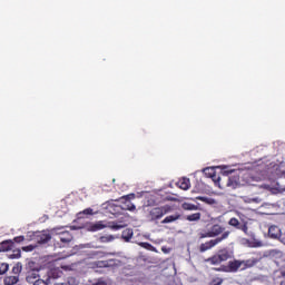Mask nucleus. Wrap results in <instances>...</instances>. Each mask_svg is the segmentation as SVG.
<instances>
[{
  "label": "nucleus",
  "mask_w": 285,
  "mask_h": 285,
  "mask_svg": "<svg viewBox=\"0 0 285 285\" xmlns=\"http://www.w3.org/2000/svg\"><path fill=\"white\" fill-rule=\"evenodd\" d=\"M233 257V252L227 248H223L218 250L217 254L205 259V264H209V266H218L213 267L212 271L216 273H239V271H248V268H253V266H257L259 259L249 258V259H234L229 261ZM223 262H228L227 265H222Z\"/></svg>",
  "instance_id": "f257e3e1"
},
{
  "label": "nucleus",
  "mask_w": 285,
  "mask_h": 285,
  "mask_svg": "<svg viewBox=\"0 0 285 285\" xmlns=\"http://www.w3.org/2000/svg\"><path fill=\"white\" fill-rule=\"evenodd\" d=\"M199 239L213 238L207 240L206 243H202L198 247L199 253H206V250H210L217 246V244H222V242L228 239L230 237V230H226V227L215 224L209 229H203L198 234Z\"/></svg>",
  "instance_id": "f03ea898"
},
{
  "label": "nucleus",
  "mask_w": 285,
  "mask_h": 285,
  "mask_svg": "<svg viewBox=\"0 0 285 285\" xmlns=\"http://www.w3.org/2000/svg\"><path fill=\"white\" fill-rule=\"evenodd\" d=\"M205 175H208L217 184V186L222 189L224 188H235L237 186V179L235 177H230L235 170L233 169H223L220 176L215 175V169L213 168H205Z\"/></svg>",
  "instance_id": "7ed1b4c3"
},
{
  "label": "nucleus",
  "mask_w": 285,
  "mask_h": 285,
  "mask_svg": "<svg viewBox=\"0 0 285 285\" xmlns=\"http://www.w3.org/2000/svg\"><path fill=\"white\" fill-rule=\"evenodd\" d=\"M173 213V207L170 205L156 206L147 209L148 222H159L165 215Z\"/></svg>",
  "instance_id": "20e7f679"
},
{
  "label": "nucleus",
  "mask_w": 285,
  "mask_h": 285,
  "mask_svg": "<svg viewBox=\"0 0 285 285\" xmlns=\"http://www.w3.org/2000/svg\"><path fill=\"white\" fill-rule=\"evenodd\" d=\"M125 265L124 261L119 258H109L105 261H96L92 263L94 268H111V271H117Z\"/></svg>",
  "instance_id": "39448f33"
},
{
  "label": "nucleus",
  "mask_w": 285,
  "mask_h": 285,
  "mask_svg": "<svg viewBox=\"0 0 285 285\" xmlns=\"http://www.w3.org/2000/svg\"><path fill=\"white\" fill-rule=\"evenodd\" d=\"M31 239L36 242V244H48V242L52 239V236L48 232H35Z\"/></svg>",
  "instance_id": "423d86ee"
},
{
  "label": "nucleus",
  "mask_w": 285,
  "mask_h": 285,
  "mask_svg": "<svg viewBox=\"0 0 285 285\" xmlns=\"http://www.w3.org/2000/svg\"><path fill=\"white\" fill-rule=\"evenodd\" d=\"M228 225L233 226L237 230H242L245 235H248V223L245 222L244 224L239 223V219L233 217L228 220Z\"/></svg>",
  "instance_id": "0eeeda50"
},
{
  "label": "nucleus",
  "mask_w": 285,
  "mask_h": 285,
  "mask_svg": "<svg viewBox=\"0 0 285 285\" xmlns=\"http://www.w3.org/2000/svg\"><path fill=\"white\" fill-rule=\"evenodd\" d=\"M39 277H41L39 275V271L31 269V271L27 272L26 282H28V284L35 285Z\"/></svg>",
  "instance_id": "6e6552de"
},
{
  "label": "nucleus",
  "mask_w": 285,
  "mask_h": 285,
  "mask_svg": "<svg viewBox=\"0 0 285 285\" xmlns=\"http://www.w3.org/2000/svg\"><path fill=\"white\" fill-rule=\"evenodd\" d=\"M63 275V272L59 268H51L48 273H47V279L50 283V279H59V277H61Z\"/></svg>",
  "instance_id": "1a4fd4ad"
},
{
  "label": "nucleus",
  "mask_w": 285,
  "mask_h": 285,
  "mask_svg": "<svg viewBox=\"0 0 285 285\" xmlns=\"http://www.w3.org/2000/svg\"><path fill=\"white\" fill-rule=\"evenodd\" d=\"M14 248V242L12 239L3 240L0 244V252L8 253V250H12Z\"/></svg>",
  "instance_id": "9d476101"
},
{
  "label": "nucleus",
  "mask_w": 285,
  "mask_h": 285,
  "mask_svg": "<svg viewBox=\"0 0 285 285\" xmlns=\"http://www.w3.org/2000/svg\"><path fill=\"white\" fill-rule=\"evenodd\" d=\"M255 188H257L258 190H275L276 188H282L279 187V183L276 184V187L274 185H269V184H258V185H254Z\"/></svg>",
  "instance_id": "9b49d317"
},
{
  "label": "nucleus",
  "mask_w": 285,
  "mask_h": 285,
  "mask_svg": "<svg viewBox=\"0 0 285 285\" xmlns=\"http://www.w3.org/2000/svg\"><path fill=\"white\" fill-rule=\"evenodd\" d=\"M59 239L62 244H70L72 242V234L70 232H62L59 234Z\"/></svg>",
  "instance_id": "f8f14e48"
},
{
  "label": "nucleus",
  "mask_w": 285,
  "mask_h": 285,
  "mask_svg": "<svg viewBox=\"0 0 285 285\" xmlns=\"http://www.w3.org/2000/svg\"><path fill=\"white\" fill-rule=\"evenodd\" d=\"M177 186L181 189V190H188L190 188V179L189 178H181L178 183Z\"/></svg>",
  "instance_id": "ddd939ff"
},
{
  "label": "nucleus",
  "mask_w": 285,
  "mask_h": 285,
  "mask_svg": "<svg viewBox=\"0 0 285 285\" xmlns=\"http://www.w3.org/2000/svg\"><path fill=\"white\" fill-rule=\"evenodd\" d=\"M181 215L175 214L170 216H166L163 220L161 224H173V222H177V219H180Z\"/></svg>",
  "instance_id": "4468645a"
},
{
  "label": "nucleus",
  "mask_w": 285,
  "mask_h": 285,
  "mask_svg": "<svg viewBox=\"0 0 285 285\" xmlns=\"http://www.w3.org/2000/svg\"><path fill=\"white\" fill-rule=\"evenodd\" d=\"M19 283V275L16 276H7L4 278V284L6 285H14Z\"/></svg>",
  "instance_id": "2eb2a0df"
},
{
  "label": "nucleus",
  "mask_w": 285,
  "mask_h": 285,
  "mask_svg": "<svg viewBox=\"0 0 285 285\" xmlns=\"http://www.w3.org/2000/svg\"><path fill=\"white\" fill-rule=\"evenodd\" d=\"M104 228H106V225L101 224V222L95 223V224L90 225V227H89V229L92 233H97V230H104Z\"/></svg>",
  "instance_id": "dca6fc26"
},
{
  "label": "nucleus",
  "mask_w": 285,
  "mask_h": 285,
  "mask_svg": "<svg viewBox=\"0 0 285 285\" xmlns=\"http://www.w3.org/2000/svg\"><path fill=\"white\" fill-rule=\"evenodd\" d=\"M187 222H199L202 219V213L190 214L186 217Z\"/></svg>",
  "instance_id": "f3484780"
},
{
  "label": "nucleus",
  "mask_w": 285,
  "mask_h": 285,
  "mask_svg": "<svg viewBox=\"0 0 285 285\" xmlns=\"http://www.w3.org/2000/svg\"><path fill=\"white\" fill-rule=\"evenodd\" d=\"M181 208L183 210H197L199 207L190 203H183Z\"/></svg>",
  "instance_id": "a211bd4d"
},
{
  "label": "nucleus",
  "mask_w": 285,
  "mask_h": 285,
  "mask_svg": "<svg viewBox=\"0 0 285 285\" xmlns=\"http://www.w3.org/2000/svg\"><path fill=\"white\" fill-rule=\"evenodd\" d=\"M99 242H101V244H108L110 242H115V236L112 235L100 236Z\"/></svg>",
  "instance_id": "6ab92c4d"
},
{
  "label": "nucleus",
  "mask_w": 285,
  "mask_h": 285,
  "mask_svg": "<svg viewBox=\"0 0 285 285\" xmlns=\"http://www.w3.org/2000/svg\"><path fill=\"white\" fill-rule=\"evenodd\" d=\"M122 239H125V242H130V239H132V229H125L122 232Z\"/></svg>",
  "instance_id": "aec40b11"
},
{
  "label": "nucleus",
  "mask_w": 285,
  "mask_h": 285,
  "mask_svg": "<svg viewBox=\"0 0 285 285\" xmlns=\"http://www.w3.org/2000/svg\"><path fill=\"white\" fill-rule=\"evenodd\" d=\"M9 257L10 259H19L21 257V249H13Z\"/></svg>",
  "instance_id": "412c9836"
},
{
  "label": "nucleus",
  "mask_w": 285,
  "mask_h": 285,
  "mask_svg": "<svg viewBox=\"0 0 285 285\" xmlns=\"http://www.w3.org/2000/svg\"><path fill=\"white\" fill-rule=\"evenodd\" d=\"M8 268H10L8 263L0 264V275H6V273H8Z\"/></svg>",
  "instance_id": "4be33fe9"
},
{
  "label": "nucleus",
  "mask_w": 285,
  "mask_h": 285,
  "mask_svg": "<svg viewBox=\"0 0 285 285\" xmlns=\"http://www.w3.org/2000/svg\"><path fill=\"white\" fill-rule=\"evenodd\" d=\"M139 246H141V248H146V250H155V246L150 243H139Z\"/></svg>",
  "instance_id": "5701e85b"
},
{
  "label": "nucleus",
  "mask_w": 285,
  "mask_h": 285,
  "mask_svg": "<svg viewBox=\"0 0 285 285\" xmlns=\"http://www.w3.org/2000/svg\"><path fill=\"white\" fill-rule=\"evenodd\" d=\"M11 242L14 244H21V242H26V236H16Z\"/></svg>",
  "instance_id": "b1692460"
},
{
  "label": "nucleus",
  "mask_w": 285,
  "mask_h": 285,
  "mask_svg": "<svg viewBox=\"0 0 285 285\" xmlns=\"http://www.w3.org/2000/svg\"><path fill=\"white\" fill-rule=\"evenodd\" d=\"M35 248H37V245H28V246H23L22 250L24 253H32V250H35Z\"/></svg>",
  "instance_id": "393cba45"
},
{
  "label": "nucleus",
  "mask_w": 285,
  "mask_h": 285,
  "mask_svg": "<svg viewBox=\"0 0 285 285\" xmlns=\"http://www.w3.org/2000/svg\"><path fill=\"white\" fill-rule=\"evenodd\" d=\"M248 204H262V198L259 197L248 198Z\"/></svg>",
  "instance_id": "a878e982"
},
{
  "label": "nucleus",
  "mask_w": 285,
  "mask_h": 285,
  "mask_svg": "<svg viewBox=\"0 0 285 285\" xmlns=\"http://www.w3.org/2000/svg\"><path fill=\"white\" fill-rule=\"evenodd\" d=\"M49 281L47 279H41V277L38 278V281H36L35 285H49Z\"/></svg>",
  "instance_id": "bb28decb"
},
{
  "label": "nucleus",
  "mask_w": 285,
  "mask_h": 285,
  "mask_svg": "<svg viewBox=\"0 0 285 285\" xmlns=\"http://www.w3.org/2000/svg\"><path fill=\"white\" fill-rule=\"evenodd\" d=\"M79 215H95V213L92 212V208L89 207L80 212Z\"/></svg>",
  "instance_id": "cd10ccee"
},
{
  "label": "nucleus",
  "mask_w": 285,
  "mask_h": 285,
  "mask_svg": "<svg viewBox=\"0 0 285 285\" xmlns=\"http://www.w3.org/2000/svg\"><path fill=\"white\" fill-rule=\"evenodd\" d=\"M121 199H125V202H130V199H135V194H129L127 196H122Z\"/></svg>",
  "instance_id": "c85d7f7f"
},
{
  "label": "nucleus",
  "mask_w": 285,
  "mask_h": 285,
  "mask_svg": "<svg viewBox=\"0 0 285 285\" xmlns=\"http://www.w3.org/2000/svg\"><path fill=\"white\" fill-rule=\"evenodd\" d=\"M222 284H224V279H222V278L214 279V281L210 283V285H222Z\"/></svg>",
  "instance_id": "c756f323"
},
{
  "label": "nucleus",
  "mask_w": 285,
  "mask_h": 285,
  "mask_svg": "<svg viewBox=\"0 0 285 285\" xmlns=\"http://www.w3.org/2000/svg\"><path fill=\"white\" fill-rule=\"evenodd\" d=\"M12 273H14V275H19V273H21V267L14 266V267L12 268Z\"/></svg>",
  "instance_id": "7c9ffc66"
},
{
  "label": "nucleus",
  "mask_w": 285,
  "mask_h": 285,
  "mask_svg": "<svg viewBox=\"0 0 285 285\" xmlns=\"http://www.w3.org/2000/svg\"><path fill=\"white\" fill-rule=\"evenodd\" d=\"M197 199H199V202H206L208 203V198L204 197V196H199Z\"/></svg>",
  "instance_id": "2f4dec72"
},
{
  "label": "nucleus",
  "mask_w": 285,
  "mask_h": 285,
  "mask_svg": "<svg viewBox=\"0 0 285 285\" xmlns=\"http://www.w3.org/2000/svg\"><path fill=\"white\" fill-rule=\"evenodd\" d=\"M136 209H137V207L135 205H130L127 207V210H130V212L136 210Z\"/></svg>",
  "instance_id": "473e14b6"
},
{
  "label": "nucleus",
  "mask_w": 285,
  "mask_h": 285,
  "mask_svg": "<svg viewBox=\"0 0 285 285\" xmlns=\"http://www.w3.org/2000/svg\"><path fill=\"white\" fill-rule=\"evenodd\" d=\"M94 285H106V283L105 282H97Z\"/></svg>",
  "instance_id": "72a5a7b5"
},
{
  "label": "nucleus",
  "mask_w": 285,
  "mask_h": 285,
  "mask_svg": "<svg viewBox=\"0 0 285 285\" xmlns=\"http://www.w3.org/2000/svg\"><path fill=\"white\" fill-rule=\"evenodd\" d=\"M282 277H285V269L281 271Z\"/></svg>",
  "instance_id": "f704fd0d"
},
{
  "label": "nucleus",
  "mask_w": 285,
  "mask_h": 285,
  "mask_svg": "<svg viewBox=\"0 0 285 285\" xmlns=\"http://www.w3.org/2000/svg\"><path fill=\"white\" fill-rule=\"evenodd\" d=\"M55 285H68L66 283H56Z\"/></svg>",
  "instance_id": "c9c22d12"
},
{
  "label": "nucleus",
  "mask_w": 285,
  "mask_h": 285,
  "mask_svg": "<svg viewBox=\"0 0 285 285\" xmlns=\"http://www.w3.org/2000/svg\"><path fill=\"white\" fill-rule=\"evenodd\" d=\"M96 255H104V253H101V252H97V253H96Z\"/></svg>",
  "instance_id": "e433bc0d"
},
{
  "label": "nucleus",
  "mask_w": 285,
  "mask_h": 285,
  "mask_svg": "<svg viewBox=\"0 0 285 285\" xmlns=\"http://www.w3.org/2000/svg\"><path fill=\"white\" fill-rule=\"evenodd\" d=\"M279 285H285V279L279 283Z\"/></svg>",
  "instance_id": "4c0bfd02"
},
{
  "label": "nucleus",
  "mask_w": 285,
  "mask_h": 285,
  "mask_svg": "<svg viewBox=\"0 0 285 285\" xmlns=\"http://www.w3.org/2000/svg\"><path fill=\"white\" fill-rule=\"evenodd\" d=\"M256 246H262V243H256Z\"/></svg>",
  "instance_id": "58836bf2"
},
{
  "label": "nucleus",
  "mask_w": 285,
  "mask_h": 285,
  "mask_svg": "<svg viewBox=\"0 0 285 285\" xmlns=\"http://www.w3.org/2000/svg\"><path fill=\"white\" fill-rule=\"evenodd\" d=\"M116 228H120L119 226H116Z\"/></svg>",
  "instance_id": "ea45409f"
},
{
  "label": "nucleus",
  "mask_w": 285,
  "mask_h": 285,
  "mask_svg": "<svg viewBox=\"0 0 285 285\" xmlns=\"http://www.w3.org/2000/svg\"><path fill=\"white\" fill-rule=\"evenodd\" d=\"M283 190H285V188H283Z\"/></svg>",
  "instance_id": "a19ab883"
}]
</instances>
